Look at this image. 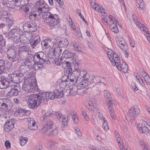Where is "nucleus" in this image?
Here are the masks:
<instances>
[{
  "mask_svg": "<svg viewBox=\"0 0 150 150\" xmlns=\"http://www.w3.org/2000/svg\"><path fill=\"white\" fill-rule=\"evenodd\" d=\"M35 4L37 12L40 13H44L42 15L43 18L45 19L44 21L49 25L51 28H53L59 23L60 20L58 16L48 12L49 8L44 0H39L36 2Z\"/></svg>",
  "mask_w": 150,
  "mask_h": 150,
  "instance_id": "obj_1",
  "label": "nucleus"
},
{
  "mask_svg": "<svg viewBox=\"0 0 150 150\" xmlns=\"http://www.w3.org/2000/svg\"><path fill=\"white\" fill-rule=\"evenodd\" d=\"M52 92H44L38 94H31L27 96L25 99L27 101L29 107L36 109L45 100L50 99Z\"/></svg>",
  "mask_w": 150,
  "mask_h": 150,
  "instance_id": "obj_2",
  "label": "nucleus"
},
{
  "mask_svg": "<svg viewBox=\"0 0 150 150\" xmlns=\"http://www.w3.org/2000/svg\"><path fill=\"white\" fill-rule=\"evenodd\" d=\"M22 87L23 90L28 93H34L37 91L38 87L36 80L34 78L33 79L27 78L24 79Z\"/></svg>",
  "mask_w": 150,
  "mask_h": 150,
  "instance_id": "obj_3",
  "label": "nucleus"
},
{
  "mask_svg": "<svg viewBox=\"0 0 150 150\" xmlns=\"http://www.w3.org/2000/svg\"><path fill=\"white\" fill-rule=\"evenodd\" d=\"M11 31L10 32L9 35L11 39L17 43L20 42H21V40L24 39L23 37L24 35L20 34V33H21L22 32L20 31V29L17 28L11 29Z\"/></svg>",
  "mask_w": 150,
  "mask_h": 150,
  "instance_id": "obj_4",
  "label": "nucleus"
},
{
  "mask_svg": "<svg viewBox=\"0 0 150 150\" xmlns=\"http://www.w3.org/2000/svg\"><path fill=\"white\" fill-rule=\"evenodd\" d=\"M48 59L47 58L46 54L43 52H40L36 53L33 57V60L38 65H42L44 63L46 62H50L48 61Z\"/></svg>",
  "mask_w": 150,
  "mask_h": 150,
  "instance_id": "obj_5",
  "label": "nucleus"
},
{
  "mask_svg": "<svg viewBox=\"0 0 150 150\" xmlns=\"http://www.w3.org/2000/svg\"><path fill=\"white\" fill-rule=\"evenodd\" d=\"M74 114V113L72 111H67L66 112L67 116H66L67 117V120H66V118L60 113L57 112L55 114L57 118L62 122V127H64L67 125L70 116L71 117Z\"/></svg>",
  "mask_w": 150,
  "mask_h": 150,
  "instance_id": "obj_6",
  "label": "nucleus"
},
{
  "mask_svg": "<svg viewBox=\"0 0 150 150\" xmlns=\"http://www.w3.org/2000/svg\"><path fill=\"white\" fill-rule=\"evenodd\" d=\"M140 110L137 105H133L128 112V115L131 123L133 122L134 116H137L140 113Z\"/></svg>",
  "mask_w": 150,
  "mask_h": 150,
  "instance_id": "obj_7",
  "label": "nucleus"
},
{
  "mask_svg": "<svg viewBox=\"0 0 150 150\" xmlns=\"http://www.w3.org/2000/svg\"><path fill=\"white\" fill-rule=\"evenodd\" d=\"M62 49L59 47L50 48L47 51V58L54 59L55 57H59L62 54Z\"/></svg>",
  "mask_w": 150,
  "mask_h": 150,
  "instance_id": "obj_8",
  "label": "nucleus"
},
{
  "mask_svg": "<svg viewBox=\"0 0 150 150\" xmlns=\"http://www.w3.org/2000/svg\"><path fill=\"white\" fill-rule=\"evenodd\" d=\"M51 114L50 112H47L43 114L41 116L42 120L44 121L45 125V127L52 128L54 122L52 119L49 118Z\"/></svg>",
  "mask_w": 150,
  "mask_h": 150,
  "instance_id": "obj_9",
  "label": "nucleus"
},
{
  "mask_svg": "<svg viewBox=\"0 0 150 150\" xmlns=\"http://www.w3.org/2000/svg\"><path fill=\"white\" fill-rule=\"evenodd\" d=\"M23 28L24 31L26 32L32 33L35 31L37 30V26L35 23L31 24L26 23L23 25Z\"/></svg>",
  "mask_w": 150,
  "mask_h": 150,
  "instance_id": "obj_10",
  "label": "nucleus"
},
{
  "mask_svg": "<svg viewBox=\"0 0 150 150\" xmlns=\"http://www.w3.org/2000/svg\"><path fill=\"white\" fill-rule=\"evenodd\" d=\"M41 133L45 134L46 135H56L57 134V130L55 129H53L52 127H46L43 128L41 130Z\"/></svg>",
  "mask_w": 150,
  "mask_h": 150,
  "instance_id": "obj_11",
  "label": "nucleus"
},
{
  "mask_svg": "<svg viewBox=\"0 0 150 150\" xmlns=\"http://www.w3.org/2000/svg\"><path fill=\"white\" fill-rule=\"evenodd\" d=\"M11 80L14 82L16 83H19L22 81L24 79L22 75H20L19 72L18 71L14 72L11 75Z\"/></svg>",
  "mask_w": 150,
  "mask_h": 150,
  "instance_id": "obj_12",
  "label": "nucleus"
},
{
  "mask_svg": "<svg viewBox=\"0 0 150 150\" xmlns=\"http://www.w3.org/2000/svg\"><path fill=\"white\" fill-rule=\"evenodd\" d=\"M10 83L9 79L4 76H2L0 80V88L3 89L9 87Z\"/></svg>",
  "mask_w": 150,
  "mask_h": 150,
  "instance_id": "obj_13",
  "label": "nucleus"
},
{
  "mask_svg": "<svg viewBox=\"0 0 150 150\" xmlns=\"http://www.w3.org/2000/svg\"><path fill=\"white\" fill-rule=\"evenodd\" d=\"M76 73L78 74H77L78 75L77 77L78 79L77 81H79V79L80 80L81 79H82L81 80H82V79H89V76L86 71H80L79 69H78L77 70H76Z\"/></svg>",
  "mask_w": 150,
  "mask_h": 150,
  "instance_id": "obj_14",
  "label": "nucleus"
},
{
  "mask_svg": "<svg viewBox=\"0 0 150 150\" xmlns=\"http://www.w3.org/2000/svg\"><path fill=\"white\" fill-rule=\"evenodd\" d=\"M7 58L11 62H13L16 61L18 59V55L16 52L13 51H8L7 52Z\"/></svg>",
  "mask_w": 150,
  "mask_h": 150,
  "instance_id": "obj_15",
  "label": "nucleus"
},
{
  "mask_svg": "<svg viewBox=\"0 0 150 150\" xmlns=\"http://www.w3.org/2000/svg\"><path fill=\"white\" fill-rule=\"evenodd\" d=\"M10 90L9 92V95L10 96H17L19 93V88L15 85H13L9 86Z\"/></svg>",
  "mask_w": 150,
  "mask_h": 150,
  "instance_id": "obj_16",
  "label": "nucleus"
},
{
  "mask_svg": "<svg viewBox=\"0 0 150 150\" xmlns=\"http://www.w3.org/2000/svg\"><path fill=\"white\" fill-rule=\"evenodd\" d=\"M117 44L118 46L123 51H125L128 49V46L124 39L122 38H120L117 41Z\"/></svg>",
  "mask_w": 150,
  "mask_h": 150,
  "instance_id": "obj_17",
  "label": "nucleus"
},
{
  "mask_svg": "<svg viewBox=\"0 0 150 150\" xmlns=\"http://www.w3.org/2000/svg\"><path fill=\"white\" fill-rule=\"evenodd\" d=\"M63 95V90H58L55 89L53 92H52V95L50 96V99L53 100L58 97L61 98Z\"/></svg>",
  "mask_w": 150,
  "mask_h": 150,
  "instance_id": "obj_18",
  "label": "nucleus"
},
{
  "mask_svg": "<svg viewBox=\"0 0 150 150\" xmlns=\"http://www.w3.org/2000/svg\"><path fill=\"white\" fill-rule=\"evenodd\" d=\"M74 73H72V74H70L69 76H67V78L66 79L67 82H69V81L73 82H76L77 83V80H78V78L77 75L78 73H76V71H74Z\"/></svg>",
  "mask_w": 150,
  "mask_h": 150,
  "instance_id": "obj_19",
  "label": "nucleus"
},
{
  "mask_svg": "<svg viewBox=\"0 0 150 150\" xmlns=\"http://www.w3.org/2000/svg\"><path fill=\"white\" fill-rule=\"evenodd\" d=\"M14 127V123L11 121L6 122L5 123L4 128L5 131L9 132Z\"/></svg>",
  "mask_w": 150,
  "mask_h": 150,
  "instance_id": "obj_20",
  "label": "nucleus"
},
{
  "mask_svg": "<svg viewBox=\"0 0 150 150\" xmlns=\"http://www.w3.org/2000/svg\"><path fill=\"white\" fill-rule=\"evenodd\" d=\"M10 101L9 99H5L4 104L1 109H2L3 110L7 112V113H8L10 110Z\"/></svg>",
  "mask_w": 150,
  "mask_h": 150,
  "instance_id": "obj_21",
  "label": "nucleus"
},
{
  "mask_svg": "<svg viewBox=\"0 0 150 150\" xmlns=\"http://www.w3.org/2000/svg\"><path fill=\"white\" fill-rule=\"evenodd\" d=\"M104 96L106 99L107 105H109V103H112V98L108 91L106 90H105Z\"/></svg>",
  "mask_w": 150,
  "mask_h": 150,
  "instance_id": "obj_22",
  "label": "nucleus"
},
{
  "mask_svg": "<svg viewBox=\"0 0 150 150\" xmlns=\"http://www.w3.org/2000/svg\"><path fill=\"white\" fill-rule=\"evenodd\" d=\"M69 42L67 39H65L64 40L60 41L57 42V44L58 47H67L69 44Z\"/></svg>",
  "mask_w": 150,
  "mask_h": 150,
  "instance_id": "obj_23",
  "label": "nucleus"
},
{
  "mask_svg": "<svg viewBox=\"0 0 150 150\" xmlns=\"http://www.w3.org/2000/svg\"><path fill=\"white\" fill-rule=\"evenodd\" d=\"M8 10L7 8H3L0 10V16L3 17L2 18H8L10 16V14L9 12L7 11Z\"/></svg>",
  "mask_w": 150,
  "mask_h": 150,
  "instance_id": "obj_24",
  "label": "nucleus"
},
{
  "mask_svg": "<svg viewBox=\"0 0 150 150\" xmlns=\"http://www.w3.org/2000/svg\"><path fill=\"white\" fill-rule=\"evenodd\" d=\"M122 63L119 65V66L117 68V69L120 70L122 71L123 72L125 73L127 72L128 71V67L127 65L125 62L122 61Z\"/></svg>",
  "mask_w": 150,
  "mask_h": 150,
  "instance_id": "obj_25",
  "label": "nucleus"
},
{
  "mask_svg": "<svg viewBox=\"0 0 150 150\" xmlns=\"http://www.w3.org/2000/svg\"><path fill=\"white\" fill-rule=\"evenodd\" d=\"M79 79V81H77V83H79L80 85L84 86V87H86L88 85L91 84L90 82V80L88 79Z\"/></svg>",
  "mask_w": 150,
  "mask_h": 150,
  "instance_id": "obj_26",
  "label": "nucleus"
},
{
  "mask_svg": "<svg viewBox=\"0 0 150 150\" xmlns=\"http://www.w3.org/2000/svg\"><path fill=\"white\" fill-rule=\"evenodd\" d=\"M29 50V49L27 47V45L21 46L19 47L18 50L19 54L20 55L23 53H27Z\"/></svg>",
  "mask_w": 150,
  "mask_h": 150,
  "instance_id": "obj_27",
  "label": "nucleus"
},
{
  "mask_svg": "<svg viewBox=\"0 0 150 150\" xmlns=\"http://www.w3.org/2000/svg\"><path fill=\"white\" fill-rule=\"evenodd\" d=\"M107 105L108 108V109L111 117L112 119H115V113L114 111L112 103H109V105Z\"/></svg>",
  "mask_w": 150,
  "mask_h": 150,
  "instance_id": "obj_28",
  "label": "nucleus"
},
{
  "mask_svg": "<svg viewBox=\"0 0 150 150\" xmlns=\"http://www.w3.org/2000/svg\"><path fill=\"white\" fill-rule=\"evenodd\" d=\"M139 130L140 133H147L149 132V129L148 127L145 126L144 124H142L141 126L139 125Z\"/></svg>",
  "mask_w": 150,
  "mask_h": 150,
  "instance_id": "obj_29",
  "label": "nucleus"
},
{
  "mask_svg": "<svg viewBox=\"0 0 150 150\" xmlns=\"http://www.w3.org/2000/svg\"><path fill=\"white\" fill-rule=\"evenodd\" d=\"M71 28L74 30V33L75 35L79 38H80L79 39H81L82 38L81 37L82 35L80 30L78 28H76L75 26L72 27L71 25L73 26L72 24H71Z\"/></svg>",
  "mask_w": 150,
  "mask_h": 150,
  "instance_id": "obj_30",
  "label": "nucleus"
},
{
  "mask_svg": "<svg viewBox=\"0 0 150 150\" xmlns=\"http://www.w3.org/2000/svg\"><path fill=\"white\" fill-rule=\"evenodd\" d=\"M74 54L71 52L65 50L62 54V57L67 58H71L74 57Z\"/></svg>",
  "mask_w": 150,
  "mask_h": 150,
  "instance_id": "obj_31",
  "label": "nucleus"
},
{
  "mask_svg": "<svg viewBox=\"0 0 150 150\" xmlns=\"http://www.w3.org/2000/svg\"><path fill=\"white\" fill-rule=\"evenodd\" d=\"M71 45L73 47L74 49L76 51L80 52L81 51V47L79 44L76 41H74L71 42Z\"/></svg>",
  "mask_w": 150,
  "mask_h": 150,
  "instance_id": "obj_32",
  "label": "nucleus"
},
{
  "mask_svg": "<svg viewBox=\"0 0 150 150\" xmlns=\"http://www.w3.org/2000/svg\"><path fill=\"white\" fill-rule=\"evenodd\" d=\"M100 77L99 76H93L92 78H91L90 80V82L91 84L92 83L93 85L94 84H96L97 83H98L99 82L100 83Z\"/></svg>",
  "mask_w": 150,
  "mask_h": 150,
  "instance_id": "obj_33",
  "label": "nucleus"
},
{
  "mask_svg": "<svg viewBox=\"0 0 150 150\" xmlns=\"http://www.w3.org/2000/svg\"><path fill=\"white\" fill-rule=\"evenodd\" d=\"M1 21H4L6 25H7L8 27L10 28L11 26L13 24V21L10 18H1Z\"/></svg>",
  "mask_w": 150,
  "mask_h": 150,
  "instance_id": "obj_34",
  "label": "nucleus"
},
{
  "mask_svg": "<svg viewBox=\"0 0 150 150\" xmlns=\"http://www.w3.org/2000/svg\"><path fill=\"white\" fill-rule=\"evenodd\" d=\"M33 33H29V32H26L25 33H23L22 34L23 35H24L23 36L24 37V38H23L24 39H23V40H25V38L26 39L30 40L32 39V38L33 36Z\"/></svg>",
  "mask_w": 150,
  "mask_h": 150,
  "instance_id": "obj_35",
  "label": "nucleus"
},
{
  "mask_svg": "<svg viewBox=\"0 0 150 150\" xmlns=\"http://www.w3.org/2000/svg\"><path fill=\"white\" fill-rule=\"evenodd\" d=\"M28 71L29 70L19 69V71H18V72H19V73L21 76L22 75V76H23V78L24 80L25 79V77H26V75L28 74L29 73L28 72Z\"/></svg>",
  "mask_w": 150,
  "mask_h": 150,
  "instance_id": "obj_36",
  "label": "nucleus"
},
{
  "mask_svg": "<svg viewBox=\"0 0 150 150\" xmlns=\"http://www.w3.org/2000/svg\"><path fill=\"white\" fill-rule=\"evenodd\" d=\"M77 87L75 85H74L73 86L72 88L69 90L70 93L71 95H76L77 94Z\"/></svg>",
  "mask_w": 150,
  "mask_h": 150,
  "instance_id": "obj_37",
  "label": "nucleus"
},
{
  "mask_svg": "<svg viewBox=\"0 0 150 150\" xmlns=\"http://www.w3.org/2000/svg\"><path fill=\"white\" fill-rule=\"evenodd\" d=\"M29 4H26L20 6V8L24 12H28L29 10Z\"/></svg>",
  "mask_w": 150,
  "mask_h": 150,
  "instance_id": "obj_38",
  "label": "nucleus"
},
{
  "mask_svg": "<svg viewBox=\"0 0 150 150\" xmlns=\"http://www.w3.org/2000/svg\"><path fill=\"white\" fill-rule=\"evenodd\" d=\"M81 114L84 117L86 121H88L89 120V118L85 109L83 108H82L81 109Z\"/></svg>",
  "mask_w": 150,
  "mask_h": 150,
  "instance_id": "obj_39",
  "label": "nucleus"
},
{
  "mask_svg": "<svg viewBox=\"0 0 150 150\" xmlns=\"http://www.w3.org/2000/svg\"><path fill=\"white\" fill-rule=\"evenodd\" d=\"M21 64L26 66L30 69L31 65V62L28 59H27L23 60Z\"/></svg>",
  "mask_w": 150,
  "mask_h": 150,
  "instance_id": "obj_40",
  "label": "nucleus"
},
{
  "mask_svg": "<svg viewBox=\"0 0 150 150\" xmlns=\"http://www.w3.org/2000/svg\"><path fill=\"white\" fill-rule=\"evenodd\" d=\"M69 83L68 82H67L66 80L62 81L59 83V86L60 88L64 89L67 86V84Z\"/></svg>",
  "mask_w": 150,
  "mask_h": 150,
  "instance_id": "obj_41",
  "label": "nucleus"
},
{
  "mask_svg": "<svg viewBox=\"0 0 150 150\" xmlns=\"http://www.w3.org/2000/svg\"><path fill=\"white\" fill-rule=\"evenodd\" d=\"M47 41L46 39L42 41L41 42L42 47L44 49L46 48H49Z\"/></svg>",
  "mask_w": 150,
  "mask_h": 150,
  "instance_id": "obj_42",
  "label": "nucleus"
},
{
  "mask_svg": "<svg viewBox=\"0 0 150 150\" xmlns=\"http://www.w3.org/2000/svg\"><path fill=\"white\" fill-rule=\"evenodd\" d=\"M144 80L146 83H150V78L149 76L144 72L142 75Z\"/></svg>",
  "mask_w": 150,
  "mask_h": 150,
  "instance_id": "obj_43",
  "label": "nucleus"
},
{
  "mask_svg": "<svg viewBox=\"0 0 150 150\" xmlns=\"http://www.w3.org/2000/svg\"><path fill=\"white\" fill-rule=\"evenodd\" d=\"M6 45V40L2 35L0 34V47H5Z\"/></svg>",
  "mask_w": 150,
  "mask_h": 150,
  "instance_id": "obj_44",
  "label": "nucleus"
},
{
  "mask_svg": "<svg viewBox=\"0 0 150 150\" xmlns=\"http://www.w3.org/2000/svg\"><path fill=\"white\" fill-rule=\"evenodd\" d=\"M28 139L27 138L21 137L20 138V143L21 146L24 145L27 142Z\"/></svg>",
  "mask_w": 150,
  "mask_h": 150,
  "instance_id": "obj_45",
  "label": "nucleus"
},
{
  "mask_svg": "<svg viewBox=\"0 0 150 150\" xmlns=\"http://www.w3.org/2000/svg\"><path fill=\"white\" fill-rule=\"evenodd\" d=\"M28 128L32 130H35L38 129V125H37L35 122L34 123L30 124L28 126Z\"/></svg>",
  "mask_w": 150,
  "mask_h": 150,
  "instance_id": "obj_46",
  "label": "nucleus"
},
{
  "mask_svg": "<svg viewBox=\"0 0 150 150\" xmlns=\"http://www.w3.org/2000/svg\"><path fill=\"white\" fill-rule=\"evenodd\" d=\"M114 62L115 63V66L117 67H118V66H119V65L122 63V61L120 62L118 56L117 57H115V58Z\"/></svg>",
  "mask_w": 150,
  "mask_h": 150,
  "instance_id": "obj_47",
  "label": "nucleus"
},
{
  "mask_svg": "<svg viewBox=\"0 0 150 150\" xmlns=\"http://www.w3.org/2000/svg\"><path fill=\"white\" fill-rule=\"evenodd\" d=\"M103 123L102 127L105 131H107L109 129V126L106 120H104Z\"/></svg>",
  "mask_w": 150,
  "mask_h": 150,
  "instance_id": "obj_48",
  "label": "nucleus"
},
{
  "mask_svg": "<svg viewBox=\"0 0 150 150\" xmlns=\"http://www.w3.org/2000/svg\"><path fill=\"white\" fill-rule=\"evenodd\" d=\"M37 16V14L35 13V12H30L29 14V17L30 20L31 21H33L35 19Z\"/></svg>",
  "mask_w": 150,
  "mask_h": 150,
  "instance_id": "obj_49",
  "label": "nucleus"
},
{
  "mask_svg": "<svg viewBox=\"0 0 150 150\" xmlns=\"http://www.w3.org/2000/svg\"><path fill=\"white\" fill-rule=\"evenodd\" d=\"M16 112H17L19 115L20 116H23V115H26V110L23 109H21L18 110Z\"/></svg>",
  "mask_w": 150,
  "mask_h": 150,
  "instance_id": "obj_50",
  "label": "nucleus"
},
{
  "mask_svg": "<svg viewBox=\"0 0 150 150\" xmlns=\"http://www.w3.org/2000/svg\"><path fill=\"white\" fill-rule=\"evenodd\" d=\"M110 28L112 32L115 33H118L119 30L117 25H115V26H113V27L111 25Z\"/></svg>",
  "mask_w": 150,
  "mask_h": 150,
  "instance_id": "obj_51",
  "label": "nucleus"
},
{
  "mask_svg": "<svg viewBox=\"0 0 150 150\" xmlns=\"http://www.w3.org/2000/svg\"><path fill=\"white\" fill-rule=\"evenodd\" d=\"M62 66L63 68L65 69L67 68V67L70 66V63L68 61H64L63 62H62L61 63Z\"/></svg>",
  "mask_w": 150,
  "mask_h": 150,
  "instance_id": "obj_52",
  "label": "nucleus"
},
{
  "mask_svg": "<svg viewBox=\"0 0 150 150\" xmlns=\"http://www.w3.org/2000/svg\"><path fill=\"white\" fill-rule=\"evenodd\" d=\"M47 40L49 48L52 47L54 46V43L53 41V40L51 39L50 38L47 39Z\"/></svg>",
  "mask_w": 150,
  "mask_h": 150,
  "instance_id": "obj_53",
  "label": "nucleus"
},
{
  "mask_svg": "<svg viewBox=\"0 0 150 150\" xmlns=\"http://www.w3.org/2000/svg\"><path fill=\"white\" fill-rule=\"evenodd\" d=\"M65 69L66 70V74L68 75L67 76H69V75L71 74H72V69L71 67L70 66L67 67Z\"/></svg>",
  "mask_w": 150,
  "mask_h": 150,
  "instance_id": "obj_54",
  "label": "nucleus"
},
{
  "mask_svg": "<svg viewBox=\"0 0 150 150\" xmlns=\"http://www.w3.org/2000/svg\"><path fill=\"white\" fill-rule=\"evenodd\" d=\"M3 5L6 7L12 8L13 6H11V5L9 3V1L7 0H3L2 1Z\"/></svg>",
  "mask_w": 150,
  "mask_h": 150,
  "instance_id": "obj_55",
  "label": "nucleus"
},
{
  "mask_svg": "<svg viewBox=\"0 0 150 150\" xmlns=\"http://www.w3.org/2000/svg\"><path fill=\"white\" fill-rule=\"evenodd\" d=\"M106 50L107 54L109 58L113 54L115 53L113 52L112 50L111 49L107 48Z\"/></svg>",
  "mask_w": 150,
  "mask_h": 150,
  "instance_id": "obj_56",
  "label": "nucleus"
},
{
  "mask_svg": "<svg viewBox=\"0 0 150 150\" xmlns=\"http://www.w3.org/2000/svg\"><path fill=\"white\" fill-rule=\"evenodd\" d=\"M54 63L57 66H60L62 63V60L60 58H55L54 59Z\"/></svg>",
  "mask_w": 150,
  "mask_h": 150,
  "instance_id": "obj_57",
  "label": "nucleus"
},
{
  "mask_svg": "<svg viewBox=\"0 0 150 150\" xmlns=\"http://www.w3.org/2000/svg\"><path fill=\"white\" fill-rule=\"evenodd\" d=\"M85 93V90L84 88H81L78 89L77 94L80 95H83Z\"/></svg>",
  "mask_w": 150,
  "mask_h": 150,
  "instance_id": "obj_58",
  "label": "nucleus"
},
{
  "mask_svg": "<svg viewBox=\"0 0 150 150\" xmlns=\"http://www.w3.org/2000/svg\"><path fill=\"white\" fill-rule=\"evenodd\" d=\"M33 40L35 41L38 44L41 41L40 38L39 36L36 35L32 39Z\"/></svg>",
  "mask_w": 150,
  "mask_h": 150,
  "instance_id": "obj_59",
  "label": "nucleus"
},
{
  "mask_svg": "<svg viewBox=\"0 0 150 150\" xmlns=\"http://www.w3.org/2000/svg\"><path fill=\"white\" fill-rule=\"evenodd\" d=\"M118 57L117 55L115 53L113 54L111 57H109V59L110 60V62L112 63L113 61H114V59L116 57Z\"/></svg>",
  "mask_w": 150,
  "mask_h": 150,
  "instance_id": "obj_60",
  "label": "nucleus"
},
{
  "mask_svg": "<svg viewBox=\"0 0 150 150\" xmlns=\"http://www.w3.org/2000/svg\"><path fill=\"white\" fill-rule=\"evenodd\" d=\"M49 144L52 147L54 148V147H56L57 146V144L56 142L54 140L51 141L50 143Z\"/></svg>",
  "mask_w": 150,
  "mask_h": 150,
  "instance_id": "obj_61",
  "label": "nucleus"
},
{
  "mask_svg": "<svg viewBox=\"0 0 150 150\" xmlns=\"http://www.w3.org/2000/svg\"><path fill=\"white\" fill-rule=\"evenodd\" d=\"M13 2H15V6H19L21 5V3L22 1L20 0H12Z\"/></svg>",
  "mask_w": 150,
  "mask_h": 150,
  "instance_id": "obj_62",
  "label": "nucleus"
},
{
  "mask_svg": "<svg viewBox=\"0 0 150 150\" xmlns=\"http://www.w3.org/2000/svg\"><path fill=\"white\" fill-rule=\"evenodd\" d=\"M75 132H76V134H77L78 136L81 137V133L79 129L78 128H76L75 129Z\"/></svg>",
  "mask_w": 150,
  "mask_h": 150,
  "instance_id": "obj_63",
  "label": "nucleus"
},
{
  "mask_svg": "<svg viewBox=\"0 0 150 150\" xmlns=\"http://www.w3.org/2000/svg\"><path fill=\"white\" fill-rule=\"evenodd\" d=\"M38 44L32 39L31 41L30 42V44L32 48H34Z\"/></svg>",
  "mask_w": 150,
  "mask_h": 150,
  "instance_id": "obj_64",
  "label": "nucleus"
}]
</instances>
